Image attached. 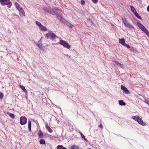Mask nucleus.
I'll list each match as a JSON object with an SVG mask.
<instances>
[{"label": "nucleus", "mask_w": 149, "mask_h": 149, "mask_svg": "<svg viewBox=\"0 0 149 149\" xmlns=\"http://www.w3.org/2000/svg\"><path fill=\"white\" fill-rule=\"evenodd\" d=\"M131 118L135 121L137 122L138 123L143 126H146L147 125L146 123L145 122H144L142 119L140 118L139 116H133Z\"/></svg>", "instance_id": "nucleus-1"}, {"label": "nucleus", "mask_w": 149, "mask_h": 149, "mask_svg": "<svg viewBox=\"0 0 149 149\" xmlns=\"http://www.w3.org/2000/svg\"><path fill=\"white\" fill-rule=\"evenodd\" d=\"M44 10L45 11L47 12L48 13H50L52 15H56V13H57V12H60V10L56 8H54L53 9L52 11L49 10L46 7L44 8Z\"/></svg>", "instance_id": "nucleus-2"}, {"label": "nucleus", "mask_w": 149, "mask_h": 149, "mask_svg": "<svg viewBox=\"0 0 149 149\" xmlns=\"http://www.w3.org/2000/svg\"><path fill=\"white\" fill-rule=\"evenodd\" d=\"M45 37L47 39H52L53 40L55 39L56 38H58L54 33L50 31L45 35Z\"/></svg>", "instance_id": "nucleus-3"}, {"label": "nucleus", "mask_w": 149, "mask_h": 149, "mask_svg": "<svg viewBox=\"0 0 149 149\" xmlns=\"http://www.w3.org/2000/svg\"><path fill=\"white\" fill-rule=\"evenodd\" d=\"M138 26L143 32H144L148 36L149 38V32L146 29V27L139 21L138 22L136 23Z\"/></svg>", "instance_id": "nucleus-4"}, {"label": "nucleus", "mask_w": 149, "mask_h": 149, "mask_svg": "<svg viewBox=\"0 0 149 149\" xmlns=\"http://www.w3.org/2000/svg\"><path fill=\"white\" fill-rule=\"evenodd\" d=\"M0 2L2 5H7L9 8H10L12 5L10 0H0Z\"/></svg>", "instance_id": "nucleus-5"}, {"label": "nucleus", "mask_w": 149, "mask_h": 149, "mask_svg": "<svg viewBox=\"0 0 149 149\" xmlns=\"http://www.w3.org/2000/svg\"><path fill=\"white\" fill-rule=\"evenodd\" d=\"M59 44L68 49H69L70 48V45L66 41L63 40H61L60 41Z\"/></svg>", "instance_id": "nucleus-6"}, {"label": "nucleus", "mask_w": 149, "mask_h": 149, "mask_svg": "<svg viewBox=\"0 0 149 149\" xmlns=\"http://www.w3.org/2000/svg\"><path fill=\"white\" fill-rule=\"evenodd\" d=\"M15 5L17 9L20 12L22 13L23 15L24 16H25V13L24 11V10L22 8L19 4L16 2L15 3Z\"/></svg>", "instance_id": "nucleus-7"}, {"label": "nucleus", "mask_w": 149, "mask_h": 149, "mask_svg": "<svg viewBox=\"0 0 149 149\" xmlns=\"http://www.w3.org/2000/svg\"><path fill=\"white\" fill-rule=\"evenodd\" d=\"M20 123L21 125H23L26 124L27 123V118L24 116H21L20 118Z\"/></svg>", "instance_id": "nucleus-8"}, {"label": "nucleus", "mask_w": 149, "mask_h": 149, "mask_svg": "<svg viewBox=\"0 0 149 149\" xmlns=\"http://www.w3.org/2000/svg\"><path fill=\"white\" fill-rule=\"evenodd\" d=\"M123 22L126 26L129 28H134L133 26L131 24L129 23L125 19H122Z\"/></svg>", "instance_id": "nucleus-9"}, {"label": "nucleus", "mask_w": 149, "mask_h": 149, "mask_svg": "<svg viewBox=\"0 0 149 149\" xmlns=\"http://www.w3.org/2000/svg\"><path fill=\"white\" fill-rule=\"evenodd\" d=\"M121 89L126 94H129L130 93V91L125 87L122 85L121 86Z\"/></svg>", "instance_id": "nucleus-10"}, {"label": "nucleus", "mask_w": 149, "mask_h": 149, "mask_svg": "<svg viewBox=\"0 0 149 149\" xmlns=\"http://www.w3.org/2000/svg\"><path fill=\"white\" fill-rule=\"evenodd\" d=\"M45 127L46 129H47V131L50 133H52L53 132V130H52L50 128V127L48 126V124L47 123H46L45 124Z\"/></svg>", "instance_id": "nucleus-11"}, {"label": "nucleus", "mask_w": 149, "mask_h": 149, "mask_svg": "<svg viewBox=\"0 0 149 149\" xmlns=\"http://www.w3.org/2000/svg\"><path fill=\"white\" fill-rule=\"evenodd\" d=\"M119 42L123 46H124L125 44V40L123 38L119 39Z\"/></svg>", "instance_id": "nucleus-12"}, {"label": "nucleus", "mask_w": 149, "mask_h": 149, "mask_svg": "<svg viewBox=\"0 0 149 149\" xmlns=\"http://www.w3.org/2000/svg\"><path fill=\"white\" fill-rule=\"evenodd\" d=\"M60 13L57 12V13H56V16L58 19L61 20L62 19V17L60 15Z\"/></svg>", "instance_id": "nucleus-13"}, {"label": "nucleus", "mask_w": 149, "mask_h": 149, "mask_svg": "<svg viewBox=\"0 0 149 149\" xmlns=\"http://www.w3.org/2000/svg\"><path fill=\"white\" fill-rule=\"evenodd\" d=\"M39 28L42 31H46L47 30L45 27L42 25L40 26Z\"/></svg>", "instance_id": "nucleus-14"}, {"label": "nucleus", "mask_w": 149, "mask_h": 149, "mask_svg": "<svg viewBox=\"0 0 149 149\" xmlns=\"http://www.w3.org/2000/svg\"><path fill=\"white\" fill-rule=\"evenodd\" d=\"M19 87L25 93H27V91L25 89V87L23 86L20 85Z\"/></svg>", "instance_id": "nucleus-15"}, {"label": "nucleus", "mask_w": 149, "mask_h": 149, "mask_svg": "<svg viewBox=\"0 0 149 149\" xmlns=\"http://www.w3.org/2000/svg\"><path fill=\"white\" fill-rule=\"evenodd\" d=\"M119 104L121 106H124L125 105V103L123 100H120L119 101Z\"/></svg>", "instance_id": "nucleus-16"}, {"label": "nucleus", "mask_w": 149, "mask_h": 149, "mask_svg": "<svg viewBox=\"0 0 149 149\" xmlns=\"http://www.w3.org/2000/svg\"><path fill=\"white\" fill-rule=\"evenodd\" d=\"M38 136L40 138H42L43 137V134L42 132L41 131H40L38 132Z\"/></svg>", "instance_id": "nucleus-17"}, {"label": "nucleus", "mask_w": 149, "mask_h": 149, "mask_svg": "<svg viewBox=\"0 0 149 149\" xmlns=\"http://www.w3.org/2000/svg\"><path fill=\"white\" fill-rule=\"evenodd\" d=\"M28 128L29 129V130L31 131V123L30 121H28Z\"/></svg>", "instance_id": "nucleus-18"}, {"label": "nucleus", "mask_w": 149, "mask_h": 149, "mask_svg": "<svg viewBox=\"0 0 149 149\" xmlns=\"http://www.w3.org/2000/svg\"><path fill=\"white\" fill-rule=\"evenodd\" d=\"M66 24L70 28H72L73 25L68 22L66 21Z\"/></svg>", "instance_id": "nucleus-19"}, {"label": "nucleus", "mask_w": 149, "mask_h": 149, "mask_svg": "<svg viewBox=\"0 0 149 149\" xmlns=\"http://www.w3.org/2000/svg\"><path fill=\"white\" fill-rule=\"evenodd\" d=\"M130 7L132 11V12H133L134 13V14L136 12V10L134 8V7L133 6H130Z\"/></svg>", "instance_id": "nucleus-20"}, {"label": "nucleus", "mask_w": 149, "mask_h": 149, "mask_svg": "<svg viewBox=\"0 0 149 149\" xmlns=\"http://www.w3.org/2000/svg\"><path fill=\"white\" fill-rule=\"evenodd\" d=\"M58 149H67L66 148L64 147L63 146L60 145L57 146Z\"/></svg>", "instance_id": "nucleus-21"}, {"label": "nucleus", "mask_w": 149, "mask_h": 149, "mask_svg": "<svg viewBox=\"0 0 149 149\" xmlns=\"http://www.w3.org/2000/svg\"><path fill=\"white\" fill-rule=\"evenodd\" d=\"M134 15L135 16L138 18L140 19H141L142 18L137 13V12H136L135 13H134Z\"/></svg>", "instance_id": "nucleus-22"}, {"label": "nucleus", "mask_w": 149, "mask_h": 149, "mask_svg": "<svg viewBox=\"0 0 149 149\" xmlns=\"http://www.w3.org/2000/svg\"><path fill=\"white\" fill-rule=\"evenodd\" d=\"M40 41H39V42H38L39 44H37V45L41 49H43V47L42 46V44L40 43Z\"/></svg>", "instance_id": "nucleus-23"}, {"label": "nucleus", "mask_w": 149, "mask_h": 149, "mask_svg": "<svg viewBox=\"0 0 149 149\" xmlns=\"http://www.w3.org/2000/svg\"><path fill=\"white\" fill-rule=\"evenodd\" d=\"M8 114L9 115L10 117L12 118H13L15 116L14 114H13V113L8 112Z\"/></svg>", "instance_id": "nucleus-24"}, {"label": "nucleus", "mask_w": 149, "mask_h": 149, "mask_svg": "<svg viewBox=\"0 0 149 149\" xmlns=\"http://www.w3.org/2000/svg\"><path fill=\"white\" fill-rule=\"evenodd\" d=\"M40 143L42 144H45V142L44 140L43 139H41L40 140Z\"/></svg>", "instance_id": "nucleus-25"}, {"label": "nucleus", "mask_w": 149, "mask_h": 149, "mask_svg": "<svg viewBox=\"0 0 149 149\" xmlns=\"http://www.w3.org/2000/svg\"><path fill=\"white\" fill-rule=\"evenodd\" d=\"M79 148V147L78 146H77L76 145H74L73 146H72V147L70 148V149H76V148L77 149Z\"/></svg>", "instance_id": "nucleus-26"}, {"label": "nucleus", "mask_w": 149, "mask_h": 149, "mask_svg": "<svg viewBox=\"0 0 149 149\" xmlns=\"http://www.w3.org/2000/svg\"><path fill=\"white\" fill-rule=\"evenodd\" d=\"M36 24L38 26H39V27H40V26L42 25V24H41V23L40 22H38V21H36Z\"/></svg>", "instance_id": "nucleus-27"}, {"label": "nucleus", "mask_w": 149, "mask_h": 149, "mask_svg": "<svg viewBox=\"0 0 149 149\" xmlns=\"http://www.w3.org/2000/svg\"><path fill=\"white\" fill-rule=\"evenodd\" d=\"M117 63H118V62L116 61H113L111 63V65L113 66H115L117 65Z\"/></svg>", "instance_id": "nucleus-28"}, {"label": "nucleus", "mask_w": 149, "mask_h": 149, "mask_svg": "<svg viewBox=\"0 0 149 149\" xmlns=\"http://www.w3.org/2000/svg\"><path fill=\"white\" fill-rule=\"evenodd\" d=\"M117 65H118L119 67H121V68H123L124 67V65L123 64H122L118 62L117 63Z\"/></svg>", "instance_id": "nucleus-29"}, {"label": "nucleus", "mask_w": 149, "mask_h": 149, "mask_svg": "<svg viewBox=\"0 0 149 149\" xmlns=\"http://www.w3.org/2000/svg\"><path fill=\"white\" fill-rule=\"evenodd\" d=\"M81 137L83 139H84L85 141H86L87 142H88V141L87 139H86V138H85V136H84V135H83V134H82L81 135Z\"/></svg>", "instance_id": "nucleus-30"}, {"label": "nucleus", "mask_w": 149, "mask_h": 149, "mask_svg": "<svg viewBox=\"0 0 149 149\" xmlns=\"http://www.w3.org/2000/svg\"><path fill=\"white\" fill-rule=\"evenodd\" d=\"M3 95L2 93L0 92V98L2 99L3 97Z\"/></svg>", "instance_id": "nucleus-31"}, {"label": "nucleus", "mask_w": 149, "mask_h": 149, "mask_svg": "<svg viewBox=\"0 0 149 149\" xmlns=\"http://www.w3.org/2000/svg\"><path fill=\"white\" fill-rule=\"evenodd\" d=\"M124 46H125L128 48H130V46L129 45L126 44V43L124 45Z\"/></svg>", "instance_id": "nucleus-32"}, {"label": "nucleus", "mask_w": 149, "mask_h": 149, "mask_svg": "<svg viewBox=\"0 0 149 149\" xmlns=\"http://www.w3.org/2000/svg\"><path fill=\"white\" fill-rule=\"evenodd\" d=\"M92 1L95 3H96L98 1L97 0H92Z\"/></svg>", "instance_id": "nucleus-33"}, {"label": "nucleus", "mask_w": 149, "mask_h": 149, "mask_svg": "<svg viewBox=\"0 0 149 149\" xmlns=\"http://www.w3.org/2000/svg\"><path fill=\"white\" fill-rule=\"evenodd\" d=\"M85 3V1L84 0H81V3L82 4H84Z\"/></svg>", "instance_id": "nucleus-34"}, {"label": "nucleus", "mask_w": 149, "mask_h": 149, "mask_svg": "<svg viewBox=\"0 0 149 149\" xmlns=\"http://www.w3.org/2000/svg\"><path fill=\"white\" fill-rule=\"evenodd\" d=\"M146 103L149 105V101L147 100L146 101Z\"/></svg>", "instance_id": "nucleus-35"}, {"label": "nucleus", "mask_w": 149, "mask_h": 149, "mask_svg": "<svg viewBox=\"0 0 149 149\" xmlns=\"http://www.w3.org/2000/svg\"><path fill=\"white\" fill-rule=\"evenodd\" d=\"M88 22L91 24H92L93 23H92V21L91 20H90V19H89V21H88Z\"/></svg>", "instance_id": "nucleus-36"}, {"label": "nucleus", "mask_w": 149, "mask_h": 149, "mask_svg": "<svg viewBox=\"0 0 149 149\" xmlns=\"http://www.w3.org/2000/svg\"><path fill=\"white\" fill-rule=\"evenodd\" d=\"M99 127H100V128H102H102H103V126H102V125H101V124H100V126H99Z\"/></svg>", "instance_id": "nucleus-37"}, {"label": "nucleus", "mask_w": 149, "mask_h": 149, "mask_svg": "<svg viewBox=\"0 0 149 149\" xmlns=\"http://www.w3.org/2000/svg\"><path fill=\"white\" fill-rule=\"evenodd\" d=\"M147 11L149 12V6H148L147 8Z\"/></svg>", "instance_id": "nucleus-38"}, {"label": "nucleus", "mask_w": 149, "mask_h": 149, "mask_svg": "<svg viewBox=\"0 0 149 149\" xmlns=\"http://www.w3.org/2000/svg\"><path fill=\"white\" fill-rule=\"evenodd\" d=\"M79 133L81 134V135L82 134V133L80 132H79Z\"/></svg>", "instance_id": "nucleus-39"}, {"label": "nucleus", "mask_w": 149, "mask_h": 149, "mask_svg": "<svg viewBox=\"0 0 149 149\" xmlns=\"http://www.w3.org/2000/svg\"><path fill=\"white\" fill-rule=\"evenodd\" d=\"M68 57L69 58H70L71 57H70V56H68Z\"/></svg>", "instance_id": "nucleus-40"}, {"label": "nucleus", "mask_w": 149, "mask_h": 149, "mask_svg": "<svg viewBox=\"0 0 149 149\" xmlns=\"http://www.w3.org/2000/svg\"><path fill=\"white\" fill-rule=\"evenodd\" d=\"M66 56H68V55H67Z\"/></svg>", "instance_id": "nucleus-41"}, {"label": "nucleus", "mask_w": 149, "mask_h": 149, "mask_svg": "<svg viewBox=\"0 0 149 149\" xmlns=\"http://www.w3.org/2000/svg\"><path fill=\"white\" fill-rule=\"evenodd\" d=\"M89 149H91V148H89Z\"/></svg>", "instance_id": "nucleus-42"}]
</instances>
